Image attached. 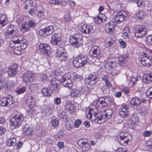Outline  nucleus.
Instances as JSON below:
<instances>
[{
  "label": "nucleus",
  "instance_id": "obj_1",
  "mask_svg": "<svg viewBox=\"0 0 152 152\" xmlns=\"http://www.w3.org/2000/svg\"><path fill=\"white\" fill-rule=\"evenodd\" d=\"M10 120V127L12 129L18 128L24 120V116L20 112L15 110L12 114Z\"/></svg>",
  "mask_w": 152,
  "mask_h": 152
},
{
  "label": "nucleus",
  "instance_id": "obj_2",
  "mask_svg": "<svg viewBox=\"0 0 152 152\" xmlns=\"http://www.w3.org/2000/svg\"><path fill=\"white\" fill-rule=\"evenodd\" d=\"M98 109L97 107L94 104L91 105L87 108L86 113L87 117L89 120L98 123V121L99 120L100 115H99Z\"/></svg>",
  "mask_w": 152,
  "mask_h": 152
},
{
  "label": "nucleus",
  "instance_id": "obj_3",
  "mask_svg": "<svg viewBox=\"0 0 152 152\" xmlns=\"http://www.w3.org/2000/svg\"><path fill=\"white\" fill-rule=\"evenodd\" d=\"M88 61V57L86 55L80 54L75 58L73 61V64L75 67L78 68L84 66Z\"/></svg>",
  "mask_w": 152,
  "mask_h": 152
},
{
  "label": "nucleus",
  "instance_id": "obj_4",
  "mask_svg": "<svg viewBox=\"0 0 152 152\" xmlns=\"http://www.w3.org/2000/svg\"><path fill=\"white\" fill-rule=\"evenodd\" d=\"M114 101L113 98L102 97L99 99L96 102L97 105L100 108H104L106 107L113 104Z\"/></svg>",
  "mask_w": 152,
  "mask_h": 152
},
{
  "label": "nucleus",
  "instance_id": "obj_5",
  "mask_svg": "<svg viewBox=\"0 0 152 152\" xmlns=\"http://www.w3.org/2000/svg\"><path fill=\"white\" fill-rule=\"evenodd\" d=\"M113 114V111L110 109H106L103 111H101L99 114L100 115L99 120L98 121V123L101 124L104 123L110 118Z\"/></svg>",
  "mask_w": 152,
  "mask_h": 152
},
{
  "label": "nucleus",
  "instance_id": "obj_6",
  "mask_svg": "<svg viewBox=\"0 0 152 152\" xmlns=\"http://www.w3.org/2000/svg\"><path fill=\"white\" fill-rule=\"evenodd\" d=\"M82 37L81 35L75 34L71 37L69 39L70 42L73 46L78 47L82 43Z\"/></svg>",
  "mask_w": 152,
  "mask_h": 152
},
{
  "label": "nucleus",
  "instance_id": "obj_7",
  "mask_svg": "<svg viewBox=\"0 0 152 152\" xmlns=\"http://www.w3.org/2000/svg\"><path fill=\"white\" fill-rule=\"evenodd\" d=\"M117 140L119 143L123 146H127L130 143L129 136L127 134L121 133L118 135Z\"/></svg>",
  "mask_w": 152,
  "mask_h": 152
},
{
  "label": "nucleus",
  "instance_id": "obj_8",
  "mask_svg": "<svg viewBox=\"0 0 152 152\" xmlns=\"http://www.w3.org/2000/svg\"><path fill=\"white\" fill-rule=\"evenodd\" d=\"M28 13L33 16L37 15L39 17H42L44 16L43 7L41 6H39L34 8H31L28 12Z\"/></svg>",
  "mask_w": 152,
  "mask_h": 152
},
{
  "label": "nucleus",
  "instance_id": "obj_9",
  "mask_svg": "<svg viewBox=\"0 0 152 152\" xmlns=\"http://www.w3.org/2000/svg\"><path fill=\"white\" fill-rule=\"evenodd\" d=\"M54 31V28L53 26H48L40 30L39 34L43 37H46L52 34Z\"/></svg>",
  "mask_w": 152,
  "mask_h": 152
},
{
  "label": "nucleus",
  "instance_id": "obj_10",
  "mask_svg": "<svg viewBox=\"0 0 152 152\" xmlns=\"http://www.w3.org/2000/svg\"><path fill=\"white\" fill-rule=\"evenodd\" d=\"M90 55L92 58L99 59L102 56L100 52V49L97 46L94 45L91 47L90 52Z\"/></svg>",
  "mask_w": 152,
  "mask_h": 152
},
{
  "label": "nucleus",
  "instance_id": "obj_11",
  "mask_svg": "<svg viewBox=\"0 0 152 152\" xmlns=\"http://www.w3.org/2000/svg\"><path fill=\"white\" fill-rule=\"evenodd\" d=\"M130 107L129 105L123 104L120 106L119 110V114L122 117L125 118L128 116L129 114V109Z\"/></svg>",
  "mask_w": 152,
  "mask_h": 152
},
{
  "label": "nucleus",
  "instance_id": "obj_12",
  "mask_svg": "<svg viewBox=\"0 0 152 152\" xmlns=\"http://www.w3.org/2000/svg\"><path fill=\"white\" fill-rule=\"evenodd\" d=\"M35 77V75L33 72L27 71L23 76V80L26 83H31L33 82Z\"/></svg>",
  "mask_w": 152,
  "mask_h": 152
},
{
  "label": "nucleus",
  "instance_id": "obj_13",
  "mask_svg": "<svg viewBox=\"0 0 152 152\" xmlns=\"http://www.w3.org/2000/svg\"><path fill=\"white\" fill-rule=\"evenodd\" d=\"M18 68L17 64L16 63H13L10 64L7 71L8 76L10 77H15L17 73Z\"/></svg>",
  "mask_w": 152,
  "mask_h": 152
},
{
  "label": "nucleus",
  "instance_id": "obj_14",
  "mask_svg": "<svg viewBox=\"0 0 152 152\" xmlns=\"http://www.w3.org/2000/svg\"><path fill=\"white\" fill-rule=\"evenodd\" d=\"M13 103V97L11 95H9L6 97L2 98L0 99V105L3 107H8Z\"/></svg>",
  "mask_w": 152,
  "mask_h": 152
},
{
  "label": "nucleus",
  "instance_id": "obj_15",
  "mask_svg": "<svg viewBox=\"0 0 152 152\" xmlns=\"http://www.w3.org/2000/svg\"><path fill=\"white\" fill-rule=\"evenodd\" d=\"M88 140L85 138L80 139L78 142V145L83 148L84 151H87L90 150V145L88 143Z\"/></svg>",
  "mask_w": 152,
  "mask_h": 152
},
{
  "label": "nucleus",
  "instance_id": "obj_16",
  "mask_svg": "<svg viewBox=\"0 0 152 152\" xmlns=\"http://www.w3.org/2000/svg\"><path fill=\"white\" fill-rule=\"evenodd\" d=\"M141 63L144 66H149L152 64V57L144 53V56L141 59Z\"/></svg>",
  "mask_w": 152,
  "mask_h": 152
},
{
  "label": "nucleus",
  "instance_id": "obj_17",
  "mask_svg": "<svg viewBox=\"0 0 152 152\" xmlns=\"http://www.w3.org/2000/svg\"><path fill=\"white\" fill-rule=\"evenodd\" d=\"M147 32V29L142 26H138L136 30L135 36L137 38H141L145 36Z\"/></svg>",
  "mask_w": 152,
  "mask_h": 152
},
{
  "label": "nucleus",
  "instance_id": "obj_18",
  "mask_svg": "<svg viewBox=\"0 0 152 152\" xmlns=\"http://www.w3.org/2000/svg\"><path fill=\"white\" fill-rule=\"evenodd\" d=\"M60 81L64 86L69 89L71 88L73 85L72 80L65 76L62 77L60 79Z\"/></svg>",
  "mask_w": 152,
  "mask_h": 152
},
{
  "label": "nucleus",
  "instance_id": "obj_19",
  "mask_svg": "<svg viewBox=\"0 0 152 152\" xmlns=\"http://www.w3.org/2000/svg\"><path fill=\"white\" fill-rule=\"evenodd\" d=\"M4 72H0V90L2 89L5 91L9 90L10 88V86L8 84L6 83L5 81L4 75Z\"/></svg>",
  "mask_w": 152,
  "mask_h": 152
},
{
  "label": "nucleus",
  "instance_id": "obj_20",
  "mask_svg": "<svg viewBox=\"0 0 152 152\" xmlns=\"http://www.w3.org/2000/svg\"><path fill=\"white\" fill-rule=\"evenodd\" d=\"M116 22L111 21L107 23L105 25V28L109 34L113 35L115 33V27L116 25Z\"/></svg>",
  "mask_w": 152,
  "mask_h": 152
},
{
  "label": "nucleus",
  "instance_id": "obj_21",
  "mask_svg": "<svg viewBox=\"0 0 152 152\" xmlns=\"http://www.w3.org/2000/svg\"><path fill=\"white\" fill-rule=\"evenodd\" d=\"M39 50L42 53L48 55L51 52L50 47L47 44L41 43L39 46Z\"/></svg>",
  "mask_w": 152,
  "mask_h": 152
},
{
  "label": "nucleus",
  "instance_id": "obj_22",
  "mask_svg": "<svg viewBox=\"0 0 152 152\" xmlns=\"http://www.w3.org/2000/svg\"><path fill=\"white\" fill-rule=\"evenodd\" d=\"M126 12L121 11L118 13L115 17V20L116 22L119 23L122 22L127 17Z\"/></svg>",
  "mask_w": 152,
  "mask_h": 152
},
{
  "label": "nucleus",
  "instance_id": "obj_23",
  "mask_svg": "<svg viewBox=\"0 0 152 152\" xmlns=\"http://www.w3.org/2000/svg\"><path fill=\"white\" fill-rule=\"evenodd\" d=\"M50 42L53 45H60L61 43V35L58 34H54L51 37Z\"/></svg>",
  "mask_w": 152,
  "mask_h": 152
},
{
  "label": "nucleus",
  "instance_id": "obj_24",
  "mask_svg": "<svg viewBox=\"0 0 152 152\" xmlns=\"http://www.w3.org/2000/svg\"><path fill=\"white\" fill-rule=\"evenodd\" d=\"M98 76L94 73L90 74L88 78L85 79V81L87 84L90 85H93L95 84V81L98 79Z\"/></svg>",
  "mask_w": 152,
  "mask_h": 152
},
{
  "label": "nucleus",
  "instance_id": "obj_25",
  "mask_svg": "<svg viewBox=\"0 0 152 152\" xmlns=\"http://www.w3.org/2000/svg\"><path fill=\"white\" fill-rule=\"evenodd\" d=\"M14 26L11 25L8 27L7 30L4 33L6 38L11 39L14 36L15 30Z\"/></svg>",
  "mask_w": 152,
  "mask_h": 152
},
{
  "label": "nucleus",
  "instance_id": "obj_26",
  "mask_svg": "<svg viewBox=\"0 0 152 152\" xmlns=\"http://www.w3.org/2000/svg\"><path fill=\"white\" fill-rule=\"evenodd\" d=\"M93 29V26L91 25L84 24L81 26L80 30L82 33L88 34L91 32Z\"/></svg>",
  "mask_w": 152,
  "mask_h": 152
},
{
  "label": "nucleus",
  "instance_id": "obj_27",
  "mask_svg": "<svg viewBox=\"0 0 152 152\" xmlns=\"http://www.w3.org/2000/svg\"><path fill=\"white\" fill-rule=\"evenodd\" d=\"M60 80L54 78L50 81L51 86L50 88L52 90L57 91L60 86Z\"/></svg>",
  "mask_w": 152,
  "mask_h": 152
},
{
  "label": "nucleus",
  "instance_id": "obj_28",
  "mask_svg": "<svg viewBox=\"0 0 152 152\" xmlns=\"http://www.w3.org/2000/svg\"><path fill=\"white\" fill-rule=\"evenodd\" d=\"M10 46L13 49L14 52L15 54L17 55H20L23 53V51H22L23 50L19 45L18 44L16 43H14L13 42L12 43H10Z\"/></svg>",
  "mask_w": 152,
  "mask_h": 152
},
{
  "label": "nucleus",
  "instance_id": "obj_29",
  "mask_svg": "<svg viewBox=\"0 0 152 152\" xmlns=\"http://www.w3.org/2000/svg\"><path fill=\"white\" fill-rule=\"evenodd\" d=\"M12 42L14 43H16L18 44V45L23 50L26 48L27 46V41L25 39L20 40L19 39H18L16 40H13Z\"/></svg>",
  "mask_w": 152,
  "mask_h": 152
},
{
  "label": "nucleus",
  "instance_id": "obj_30",
  "mask_svg": "<svg viewBox=\"0 0 152 152\" xmlns=\"http://www.w3.org/2000/svg\"><path fill=\"white\" fill-rule=\"evenodd\" d=\"M106 17L104 14L99 13L94 18V21L96 23L99 24L105 21Z\"/></svg>",
  "mask_w": 152,
  "mask_h": 152
},
{
  "label": "nucleus",
  "instance_id": "obj_31",
  "mask_svg": "<svg viewBox=\"0 0 152 152\" xmlns=\"http://www.w3.org/2000/svg\"><path fill=\"white\" fill-rule=\"evenodd\" d=\"M130 104L134 108H137V107L140 106V99L137 97H134L131 100Z\"/></svg>",
  "mask_w": 152,
  "mask_h": 152
},
{
  "label": "nucleus",
  "instance_id": "obj_32",
  "mask_svg": "<svg viewBox=\"0 0 152 152\" xmlns=\"http://www.w3.org/2000/svg\"><path fill=\"white\" fill-rule=\"evenodd\" d=\"M74 104L71 103L70 102L67 101L65 103L64 107L65 110L70 113H72L74 111Z\"/></svg>",
  "mask_w": 152,
  "mask_h": 152
},
{
  "label": "nucleus",
  "instance_id": "obj_33",
  "mask_svg": "<svg viewBox=\"0 0 152 152\" xmlns=\"http://www.w3.org/2000/svg\"><path fill=\"white\" fill-rule=\"evenodd\" d=\"M128 56L127 54L120 56L118 63V65L121 66H123L126 61H128Z\"/></svg>",
  "mask_w": 152,
  "mask_h": 152
},
{
  "label": "nucleus",
  "instance_id": "obj_34",
  "mask_svg": "<svg viewBox=\"0 0 152 152\" xmlns=\"http://www.w3.org/2000/svg\"><path fill=\"white\" fill-rule=\"evenodd\" d=\"M41 92L42 94L44 96H50L52 94V90L51 89L48 88L44 87L41 90Z\"/></svg>",
  "mask_w": 152,
  "mask_h": 152
},
{
  "label": "nucleus",
  "instance_id": "obj_35",
  "mask_svg": "<svg viewBox=\"0 0 152 152\" xmlns=\"http://www.w3.org/2000/svg\"><path fill=\"white\" fill-rule=\"evenodd\" d=\"M8 22L7 18L4 15H0V28L6 25Z\"/></svg>",
  "mask_w": 152,
  "mask_h": 152
},
{
  "label": "nucleus",
  "instance_id": "obj_36",
  "mask_svg": "<svg viewBox=\"0 0 152 152\" xmlns=\"http://www.w3.org/2000/svg\"><path fill=\"white\" fill-rule=\"evenodd\" d=\"M23 132L24 134L28 135H31L33 133L32 128L27 125H25L23 129Z\"/></svg>",
  "mask_w": 152,
  "mask_h": 152
},
{
  "label": "nucleus",
  "instance_id": "obj_37",
  "mask_svg": "<svg viewBox=\"0 0 152 152\" xmlns=\"http://www.w3.org/2000/svg\"><path fill=\"white\" fill-rule=\"evenodd\" d=\"M117 66L116 62L115 61H108L105 64L104 67L106 69L110 70L113 68L116 67Z\"/></svg>",
  "mask_w": 152,
  "mask_h": 152
},
{
  "label": "nucleus",
  "instance_id": "obj_38",
  "mask_svg": "<svg viewBox=\"0 0 152 152\" xmlns=\"http://www.w3.org/2000/svg\"><path fill=\"white\" fill-rule=\"evenodd\" d=\"M66 135L65 131L63 129H61L54 136L56 140H61Z\"/></svg>",
  "mask_w": 152,
  "mask_h": 152
},
{
  "label": "nucleus",
  "instance_id": "obj_39",
  "mask_svg": "<svg viewBox=\"0 0 152 152\" xmlns=\"http://www.w3.org/2000/svg\"><path fill=\"white\" fill-rule=\"evenodd\" d=\"M26 102L28 106H32L36 104V99L33 96H30L28 97Z\"/></svg>",
  "mask_w": 152,
  "mask_h": 152
},
{
  "label": "nucleus",
  "instance_id": "obj_40",
  "mask_svg": "<svg viewBox=\"0 0 152 152\" xmlns=\"http://www.w3.org/2000/svg\"><path fill=\"white\" fill-rule=\"evenodd\" d=\"M80 93L79 89L74 88L70 90V95L73 98H76Z\"/></svg>",
  "mask_w": 152,
  "mask_h": 152
},
{
  "label": "nucleus",
  "instance_id": "obj_41",
  "mask_svg": "<svg viewBox=\"0 0 152 152\" xmlns=\"http://www.w3.org/2000/svg\"><path fill=\"white\" fill-rule=\"evenodd\" d=\"M115 42V40L111 37L107 38L104 43V46L106 47L111 46Z\"/></svg>",
  "mask_w": 152,
  "mask_h": 152
},
{
  "label": "nucleus",
  "instance_id": "obj_42",
  "mask_svg": "<svg viewBox=\"0 0 152 152\" xmlns=\"http://www.w3.org/2000/svg\"><path fill=\"white\" fill-rule=\"evenodd\" d=\"M16 139L14 137H11L8 140L7 142V146L9 147L14 146L16 144Z\"/></svg>",
  "mask_w": 152,
  "mask_h": 152
},
{
  "label": "nucleus",
  "instance_id": "obj_43",
  "mask_svg": "<svg viewBox=\"0 0 152 152\" xmlns=\"http://www.w3.org/2000/svg\"><path fill=\"white\" fill-rule=\"evenodd\" d=\"M145 80L147 83H150L152 82V72L147 74L145 76Z\"/></svg>",
  "mask_w": 152,
  "mask_h": 152
},
{
  "label": "nucleus",
  "instance_id": "obj_44",
  "mask_svg": "<svg viewBox=\"0 0 152 152\" xmlns=\"http://www.w3.org/2000/svg\"><path fill=\"white\" fill-rule=\"evenodd\" d=\"M51 123L52 126L53 127H56L59 126V122L58 120L57 119V118L55 117H52L51 121Z\"/></svg>",
  "mask_w": 152,
  "mask_h": 152
},
{
  "label": "nucleus",
  "instance_id": "obj_45",
  "mask_svg": "<svg viewBox=\"0 0 152 152\" xmlns=\"http://www.w3.org/2000/svg\"><path fill=\"white\" fill-rule=\"evenodd\" d=\"M136 16L140 20H142L146 16L145 12L142 10H139L138 13L136 14Z\"/></svg>",
  "mask_w": 152,
  "mask_h": 152
},
{
  "label": "nucleus",
  "instance_id": "obj_46",
  "mask_svg": "<svg viewBox=\"0 0 152 152\" xmlns=\"http://www.w3.org/2000/svg\"><path fill=\"white\" fill-rule=\"evenodd\" d=\"M81 93L85 95L86 96L89 92V89L87 86L82 87L80 90Z\"/></svg>",
  "mask_w": 152,
  "mask_h": 152
},
{
  "label": "nucleus",
  "instance_id": "obj_47",
  "mask_svg": "<svg viewBox=\"0 0 152 152\" xmlns=\"http://www.w3.org/2000/svg\"><path fill=\"white\" fill-rule=\"evenodd\" d=\"M21 27L24 32L28 31L29 28L28 24L26 22H24L22 24Z\"/></svg>",
  "mask_w": 152,
  "mask_h": 152
},
{
  "label": "nucleus",
  "instance_id": "obj_48",
  "mask_svg": "<svg viewBox=\"0 0 152 152\" xmlns=\"http://www.w3.org/2000/svg\"><path fill=\"white\" fill-rule=\"evenodd\" d=\"M33 2L32 1L30 0H26L25 2V6L24 7V9H27L28 7H31L33 5Z\"/></svg>",
  "mask_w": 152,
  "mask_h": 152
},
{
  "label": "nucleus",
  "instance_id": "obj_49",
  "mask_svg": "<svg viewBox=\"0 0 152 152\" xmlns=\"http://www.w3.org/2000/svg\"><path fill=\"white\" fill-rule=\"evenodd\" d=\"M64 52H65L64 48L62 47H60L58 48L56 51L57 56H60Z\"/></svg>",
  "mask_w": 152,
  "mask_h": 152
},
{
  "label": "nucleus",
  "instance_id": "obj_50",
  "mask_svg": "<svg viewBox=\"0 0 152 152\" xmlns=\"http://www.w3.org/2000/svg\"><path fill=\"white\" fill-rule=\"evenodd\" d=\"M45 114L49 115L52 113V111L51 107L48 106H46L45 108Z\"/></svg>",
  "mask_w": 152,
  "mask_h": 152
},
{
  "label": "nucleus",
  "instance_id": "obj_51",
  "mask_svg": "<svg viewBox=\"0 0 152 152\" xmlns=\"http://www.w3.org/2000/svg\"><path fill=\"white\" fill-rule=\"evenodd\" d=\"M58 58L61 61H63L66 59L67 58V55L66 53L64 52L60 56H58Z\"/></svg>",
  "mask_w": 152,
  "mask_h": 152
},
{
  "label": "nucleus",
  "instance_id": "obj_52",
  "mask_svg": "<svg viewBox=\"0 0 152 152\" xmlns=\"http://www.w3.org/2000/svg\"><path fill=\"white\" fill-rule=\"evenodd\" d=\"M67 115L64 112H61L59 115V118L62 120L63 119L66 120L67 118Z\"/></svg>",
  "mask_w": 152,
  "mask_h": 152
},
{
  "label": "nucleus",
  "instance_id": "obj_53",
  "mask_svg": "<svg viewBox=\"0 0 152 152\" xmlns=\"http://www.w3.org/2000/svg\"><path fill=\"white\" fill-rule=\"evenodd\" d=\"M26 87L23 86L22 87L19 88L17 90L16 92L18 94H20L23 93L26 91Z\"/></svg>",
  "mask_w": 152,
  "mask_h": 152
},
{
  "label": "nucleus",
  "instance_id": "obj_54",
  "mask_svg": "<svg viewBox=\"0 0 152 152\" xmlns=\"http://www.w3.org/2000/svg\"><path fill=\"white\" fill-rule=\"evenodd\" d=\"M28 26L30 28H34L36 26L35 21L33 20H29L28 22Z\"/></svg>",
  "mask_w": 152,
  "mask_h": 152
},
{
  "label": "nucleus",
  "instance_id": "obj_55",
  "mask_svg": "<svg viewBox=\"0 0 152 152\" xmlns=\"http://www.w3.org/2000/svg\"><path fill=\"white\" fill-rule=\"evenodd\" d=\"M101 89L103 91V93L104 94H107L109 91L108 87L104 84L101 87Z\"/></svg>",
  "mask_w": 152,
  "mask_h": 152
},
{
  "label": "nucleus",
  "instance_id": "obj_56",
  "mask_svg": "<svg viewBox=\"0 0 152 152\" xmlns=\"http://www.w3.org/2000/svg\"><path fill=\"white\" fill-rule=\"evenodd\" d=\"M137 80L136 78L134 76H132L131 77L130 83L132 86H134L135 85Z\"/></svg>",
  "mask_w": 152,
  "mask_h": 152
},
{
  "label": "nucleus",
  "instance_id": "obj_57",
  "mask_svg": "<svg viewBox=\"0 0 152 152\" xmlns=\"http://www.w3.org/2000/svg\"><path fill=\"white\" fill-rule=\"evenodd\" d=\"M82 77L80 75H74V79L75 81H80L82 80Z\"/></svg>",
  "mask_w": 152,
  "mask_h": 152
},
{
  "label": "nucleus",
  "instance_id": "obj_58",
  "mask_svg": "<svg viewBox=\"0 0 152 152\" xmlns=\"http://www.w3.org/2000/svg\"><path fill=\"white\" fill-rule=\"evenodd\" d=\"M146 94L150 99H152V87L150 88L146 92Z\"/></svg>",
  "mask_w": 152,
  "mask_h": 152
},
{
  "label": "nucleus",
  "instance_id": "obj_59",
  "mask_svg": "<svg viewBox=\"0 0 152 152\" xmlns=\"http://www.w3.org/2000/svg\"><path fill=\"white\" fill-rule=\"evenodd\" d=\"M72 17L69 13H68L65 15L64 20L66 22H69L70 21Z\"/></svg>",
  "mask_w": 152,
  "mask_h": 152
},
{
  "label": "nucleus",
  "instance_id": "obj_60",
  "mask_svg": "<svg viewBox=\"0 0 152 152\" xmlns=\"http://www.w3.org/2000/svg\"><path fill=\"white\" fill-rule=\"evenodd\" d=\"M118 41L121 48H124L126 47V45L125 42L122 39H119Z\"/></svg>",
  "mask_w": 152,
  "mask_h": 152
},
{
  "label": "nucleus",
  "instance_id": "obj_61",
  "mask_svg": "<svg viewBox=\"0 0 152 152\" xmlns=\"http://www.w3.org/2000/svg\"><path fill=\"white\" fill-rule=\"evenodd\" d=\"M69 1V0H61L59 1L58 5H61L62 6H65L67 3Z\"/></svg>",
  "mask_w": 152,
  "mask_h": 152
},
{
  "label": "nucleus",
  "instance_id": "obj_62",
  "mask_svg": "<svg viewBox=\"0 0 152 152\" xmlns=\"http://www.w3.org/2000/svg\"><path fill=\"white\" fill-rule=\"evenodd\" d=\"M73 124H69V123H67L65 125V128L66 129L70 131L73 128Z\"/></svg>",
  "mask_w": 152,
  "mask_h": 152
},
{
  "label": "nucleus",
  "instance_id": "obj_63",
  "mask_svg": "<svg viewBox=\"0 0 152 152\" xmlns=\"http://www.w3.org/2000/svg\"><path fill=\"white\" fill-rule=\"evenodd\" d=\"M147 40L149 44H152V35L148 36L147 37Z\"/></svg>",
  "mask_w": 152,
  "mask_h": 152
},
{
  "label": "nucleus",
  "instance_id": "obj_64",
  "mask_svg": "<svg viewBox=\"0 0 152 152\" xmlns=\"http://www.w3.org/2000/svg\"><path fill=\"white\" fill-rule=\"evenodd\" d=\"M116 152H127V150L126 148H120L117 150Z\"/></svg>",
  "mask_w": 152,
  "mask_h": 152
}]
</instances>
